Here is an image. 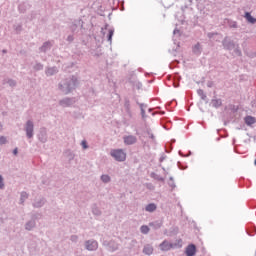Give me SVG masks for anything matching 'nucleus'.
<instances>
[{
  "label": "nucleus",
  "instance_id": "obj_1",
  "mask_svg": "<svg viewBox=\"0 0 256 256\" xmlns=\"http://www.w3.org/2000/svg\"><path fill=\"white\" fill-rule=\"evenodd\" d=\"M111 156L114 157L116 161H125V159H127V154L121 149L112 150Z\"/></svg>",
  "mask_w": 256,
  "mask_h": 256
},
{
  "label": "nucleus",
  "instance_id": "obj_2",
  "mask_svg": "<svg viewBox=\"0 0 256 256\" xmlns=\"http://www.w3.org/2000/svg\"><path fill=\"white\" fill-rule=\"evenodd\" d=\"M124 143L125 145H135V143H137V137L133 135L125 136Z\"/></svg>",
  "mask_w": 256,
  "mask_h": 256
},
{
  "label": "nucleus",
  "instance_id": "obj_3",
  "mask_svg": "<svg viewBox=\"0 0 256 256\" xmlns=\"http://www.w3.org/2000/svg\"><path fill=\"white\" fill-rule=\"evenodd\" d=\"M197 253V247L195 245L190 244L186 248V255L187 256H194Z\"/></svg>",
  "mask_w": 256,
  "mask_h": 256
},
{
  "label": "nucleus",
  "instance_id": "obj_4",
  "mask_svg": "<svg viewBox=\"0 0 256 256\" xmlns=\"http://www.w3.org/2000/svg\"><path fill=\"white\" fill-rule=\"evenodd\" d=\"M26 134L29 139L33 137V122L28 121L26 124Z\"/></svg>",
  "mask_w": 256,
  "mask_h": 256
},
{
  "label": "nucleus",
  "instance_id": "obj_5",
  "mask_svg": "<svg viewBox=\"0 0 256 256\" xmlns=\"http://www.w3.org/2000/svg\"><path fill=\"white\" fill-rule=\"evenodd\" d=\"M160 249L161 251H171V249H173V244L164 241L163 243L160 244Z\"/></svg>",
  "mask_w": 256,
  "mask_h": 256
},
{
  "label": "nucleus",
  "instance_id": "obj_6",
  "mask_svg": "<svg viewBox=\"0 0 256 256\" xmlns=\"http://www.w3.org/2000/svg\"><path fill=\"white\" fill-rule=\"evenodd\" d=\"M97 246V241L86 242V249H88V251H95V249H97Z\"/></svg>",
  "mask_w": 256,
  "mask_h": 256
},
{
  "label": "nucleus",
  "instance_id": "obj_7",
  "mask_svg": "<svg viewBox=\"0 0 256 256\" xmlns=\"http://www.w3.org/2000/svg\"><path fill=\"white\" fill-rule=\"evenodd\" d=\"M246 125H254V123H256L255 117L252 116H247L244 119Z\"/></svg>",
  "mask_w": 256,
  "mask_h": 256
},
{
  "label": "nucleus",
  "instance_id": "obj_8",
  "mask_svg": "<svg viewBox=\"0 0 256 256\" xmlns=\"http://www.w3.org/2000/svg\"><path fill=\"white\" fill-rule=\"evenodd\" d=\"M145 255H153V247L151 245H146L143 249Z\"/></svg>",
  "mask_w": 256,
  "mask_h": 256
},
{
  "label": "nucleus",
  "instance_id": "obj_9",
  "mask_svg": "<svg viewBox=\"0 0 256 256\" xmlns=\"http://www.w3.org/2000/svg\"><path fill=\"white\" fill-rule=\"evenodd\" d=\"M211 105H212V107H215V109L221 107V105H222L221 99H213L211 101Z\"/></svg>",
  "mask_w": 256,
  "mask_h": 256
},
{
  "label": "nucleus",
  "instance_id": "obj_10",
  "mask_svg": "<svg viewBox=\"0 0 256 256\" xmlns=\"http://www.w3.org/2000/svg\"><path fill=\"white\" fill-rule=\"evenodd\" d=\"M157 209V205L155 204H148L146 206V211H148V213H153V211H155Z\"/></svg>",
  "mask_w": 256,
  "mask_h": 256
},
{
  "label": "nucleus",
  "instance_id": "obj_11",
  "mask_svg": "<svg viewBox=\"0 0 256 256\" xmlns=\"http://www.w3.org/2000/svg\"><path fill=\"white\" fill-rule=\"evenodd\" d=\"M245 18L247 19V21H248L249 23H256V19L253 18V16H251V14L248 13V12H246Z\"/></svg>",
  "mask_w": 256,
  "mask_h": 256
},
{
  "label": "nucleus",
  "instance_id": "obj_12",
  "mask_svg": "<svg viewBox=\"0 0 256 256\" xmlns=\"http://www.w3.org/2000/svg\"><path fill=\"white\" fill-rule=\"evenodd\" d=\"M101 180L103 181V183H109V181H111V178L109 177V175H102Z\"/></svg>",
  "mask_w": 256,
  "mask_h": 256
},
{
  "label": "nucleus",
  "instance_id": "obj_13",
  "mask_svg": "<svg viewBox=\"0 0 256 256\" xmlns=\"http://www.w3.org/2000/svg\"><path fill=\"white\" fill-rule=\"evenodd\" d=\"M141 233H144V235H147L149 233V226H142L141 227Z\"/></svg>",
  "mask_w": 256,
  "mask_h": 256
},
{
  "label": "nucleus",
  "instance_id": "obj_14",
  "mask_svg": "<svg viewBox=\"0 0 256 256\" xmlns=\"http://www.w3.org/2000/svg\"><path fill=\"white\" fill-rule=\"evenodd\" d=\"M32 227H35V223L34 222H30V223L26 224V229H28V231H31Z\"/></svg>",
  "mask_w": 256,
  "mask_h": 256
},
{
  "label": "nucleus",
  "instance_id": "obj_15",
  "mask_svg": "<svg viewBox=\"0 0 256 256\" xmlns=\"http://www.w3.org/2000/svg\"><path fill=\"white\" fill-rule=\"evenodd\" d=\"M63 91H64V93H66V94H67V93H71V84H67V85H66V89H64Z\"/></svg>",
  "mask_w": 256,
  "mask_h": 256
},
{
  "label": "nucleus",
  "instance_id": "obj_16",
  "mask_svg": "<svg viewBox=\"0 0 256 256\" xmlns=\"http://www.w3.org/2000/svg\"><path fill=\"white\" fill-rule=\"evenodd\" d=\"M7 143V138H5L4 136L0 137V145H5Z\"/></svg>",
  "mask_w": 256,
  "mask_h": 256
},
{
  "label": "nucleus",
  "instance_id": "obj_17",
  "mask_svg": "<svg viewBox=\"0 0 256 256\" xmlns=\"http://www.w3.org/2000/svg\"><path fill=\"white\" fill-rule=\"evenodd\" d=\"M111 39H113V30H109L108 41H111Z\"/></svg>",
  "mask_w": 256,
  "mask_h": 256
},
{
  "label": "nucleus",
  "instance_id": "obj_18",
  "mask_svg": "<svg viewBox=\"0 0 256 256\" xmlns=\"http://www.w3.org/2000/svg\"><path fill=\"white\" fill-rule=\"evenodd\" d=\"M46 73H47V75H52L53 73H55V69L50 68V69L47 70Z\"/></svg>",
  "mask_w": 256,
  "mask_h": 256
},
{
  "label": "nucleus",
  "instance_id": "obj_19",
  "mask_svg": "<svg viewBox=\"0 0 256 256\" xmlns=\"http://www.w3.org/2000/svg\"><path fill=\"white\" fill-rule=\"evenodd\" d=\"M4 184H3V176L0 175V189H3Z\"/></svg>",
  "mask_w": 256,
  "mask_h": 256
},
{
  "label": "nucleus",
  "instance_id": "obj_20",
  "mask_svg": "<svg viewBox=\"0 0 256 256\" xmlns=\"http://www.w3.org/2000/svg\"><path fill=\"white\" fill-rule=\"evenodd\" d=\"M28 195H27V192H23L21 194V199H27Z\"/></svg>",
  "mask_w": 256,
  "mask_h": 256
},
{
  "label": "nucleus",
  "instance_id": "obj_21",
  "mask_svg": "<svg viewBox=\"0 0 256 256\" xmlns=\"http://www.w3.org/2000/svg\"><path fill=\"white\" fill-rule=\"evenodd\" d=\"M82 147H83L84 149H87V142H86V141H82Z\"/></svg>",
  "mask_w": 256,
  "mask_h": 256
},
{
  "label": "nucleus",
  "instance_id": "obj_22",
  "mask_svg": "<svg viewBox=\"0 0 256 256\" xmlns=\"http://www.w3.org/2000/svg\"><path fill=\"white\" fill-rule=\"evenodd\" d=\"M17 153H18V150H17V148H16V149H14L13 154H14V155H17Z\"/></svg>",
  "mask_w": 256,
  "mask_h": 256
},
{
  "label": "nucleus",
  "instance_id": "obj_23",
  "mask_svg": "<svg viewBox=\"0 0 256 256\" xmlns=\"http://www.w3.org/2000/svg\"><path fill=\"white\" fill-rule=\"evenodd\" d=\"M199 95L203 93V90H198Z\"/></svg>",
  "mask_w": 256,
  "mask_h": 256
},
{
  "label": "nucleus",
  "instance_id": "obj_24",
  "mask_svg": "<svg viewBox=\"0 0 256 256\" xmlns=\"http://www.w3.org/2000/svg\"><path fill=\"white\" fill-rule=\"evenodd\" d=\"M73 87H75V82H73Z\"/></svg>",
  "mask_w": 256,
  "mask_h": 256
},
{
  "label": "nucleus",
  "instance_id": "obj_25",
  "mask_svg": "<svg viewBox=\"0 0 256 256\" xmlns=\"http://www.w3.org/2000/svg\"><path fill=\"white\" fill-rule=\"evenodd\" d=\"M45 45H49V43H46Z\"/></svg>",
  "mask_w": 256,
  "mask_h": 256
},
{
  "label": "nucleus",
  "instance_id": "obj_26",
  "mask_svg": "<svg viewBox=\"0 0 256 256\" xmlns=\"http://www.w3.org/2000/svg\"><path fill=\"white\" fill-rule=\"evenodd\" d=\"M151 138L153 139V135L151 136Z\"/></svg>",
  "mask_w": 256,
  "mask_h": 256
},
{
  "label": "nucleus",
  "instance_id": "obj_27",
  "mask_svg": "<svg viewBox=\"0 0 256 256\" xmlns=\"http://www.w3.org/2000/svg\"><path fill=\"white\" fill-rule=\"evenodd\" d=\"M255 165H256V159H255Z\"/></svg>",
  "mask_w": 256,
  "mask_h": 256
}]
</instances>
